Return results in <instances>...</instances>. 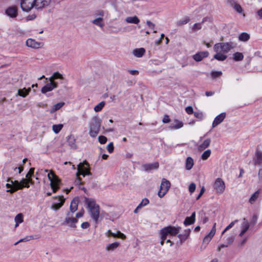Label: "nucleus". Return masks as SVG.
I'll list each match as a JSON object with an SVG mask.
<instances>
[{
	"instance_id": "nucleus-1",
	"label": "nucleus",
	"mask_w": 262,
	"mask_h": 262,
	"mask_svg": "<svg viewBox=\"0 0 262 262\" xmlns=\"http://www.w3.org/2000/svg\"><path fill=\"white\" fill-rule=\"evenodd\" d=\"M84 202L89 209L91 217L96 223H97L100 214L99 205L92 198H85Z\"/></svg>"
},
{
	"instance_id": "nucleus-2",
	"label": "nucleus",
	"mask_w": 262,
	"mask_h": 262,
	"mask_svg": "<svg viewBox=\"0 0 262 262\" xmlns=\"http://www.w3.org/2000/svg\"><path fill=\"white\" fill-rule=\"evenodd\" d=\"M101 124V120L98 117H94L90 123L89 135L92 138L96 137L99 134Z\"/></svg>"
},
{
	"instance_id": "nucleus-3",
	"label": "nucleus",
	"mask_w": 262,
	"mask_h": 262,
	"mask_svg": "<svg viewBox=\"0 0 262 262\" xmlns=\"http://www.w3.org/2000/svg\"><path fill=\"white\" fill-rule=\"evenodd\" d=\"M233 42H220L215 43L213 47V50L215 52H223L227 53L234 47Z\"/></svg>"
},
{
	"instance_id": "nucleus-4",
	"label": "nucleus",
	"mask_w": 262,
	"mask_h": 262,
	"mask_svg": "<svg viewBox=\"0 0 262 262\" xmlns=\"http://www.w3.org/2000/svg\"><path fill=\"white\" fill-rule=\"evenodd\" d=\"M7 181L12 184V189H8L7 191V192H9L10 193H13L19 189H23L24 187L29 188L28 185L26 184L25 181L23 180V179L20 182H19L16 180L13 181L10 178H9L7 180Z\"/></svg>"
},
{
	"instance_id": "nucleus-5",
	"label": "nucleus",
	"mask_w": 262,
	"mask_h": 262,
	"mask_svg": "<svg viewBox=\"0 0 262 262\" xmlns=\"http://www.w3.org/2000/svg\"><path fill=\"white\" fill-rule=\"evenodd\" d=\"M48 177L49 180L51 182V187L53 192L55 193L59 188L58 185L59 182V180L52 171H51L48 174Z\"/></svg>"
},
{
	"instance_id": "nucleus-6",
	"label": "nucleus",
	"mask_w": 262,
	"mask_h": 262,
	"mask_svg": "<svg viewBox=\"0 0 262 262\" xmlns=\"http://www.w3.org/2000/svg\"><path fill=\"white\" fill-rule=\"evenodd\" d=\"M170 187V183L169 181L167 180L166 179H163L162 180L160 188L158 192V196L162 198H163L165 194L168 191L169 188Z\"/></svg>"
},
{
	"instance_id": "nucleus-7",
	"label": "nucleus",
	"mask_w": 262,
	"mask_h": 262,
	"mask_svg": "<svg viewBox=\"0 0 262 262\" xmlns=\"http://www.w3.org/2000/svg\"><path fill=\"white\" fill-rule=\"evenodd\" d=\"M213 188L217 193H223L225 189V184L223 180L221 178H217L214 183Z\"/></svg>"
},
{
	"instance_id": "nucleus-8",
	"label": "nucleus",
	"mask_w": 262,
	"mask_h": 262,
	"mask_svg": "<svg viewBox=\"0 0 262 262\" xmlns=\"http://www.w3.org/2000/svg\"><path fill=\"white\" fill-rule=\"evenodd\" d=\"M77 222L78 220L76 218L73 217V214L72 213H67V216L64 221V224L71 228H76V223Z\"/></svg>"
},
{
	"instance_id": "nucleus-9",
	"label": "nucleus",
	"mask_w": 262,
	"mask_h": 262,
	"mask_svg": "<svg viewBox=\"0 0 262 262\" xmlns=\"http://www.w3.org/2000/svg\"><path fill=\"white\" fill-rule=\"evenodd\" d=\"M35 0H21L20 7L23 11L29 12L34 6Z\"/></svg>"
},
{
	"instance_id": "nucleus-10",
	"label": "nucleus",
	"mask_w": 262,
	"mask_h": 262,
	"mask_svg": "<svg viewBox=\"0 0 262 262\" xmlns=\"http://www.w3.org/2000/svg\"><path fill=\"white\" fill-rule=\"evenodd\" d=\"M216 225V224L215 223H214L212 229L211 230L210 232L207 235H206L203 239V244L205 245V248L206 247V245H207L209 244V243L210 242V241L211 240V239L212 238V237H213L215 233Z\"/></svg>"
},
{
	"instance_id": "nucleus-11",
	"label": "nucleus",
	"mask_w": 262,
	"mask_h": 262,
	"mask_svg": "<svg viewBox=\"0 0 262 262\" xmlns=\"http://www.w3.org/2000/svg\"><path fill=\"white\" fill-rule=\"evenodd\" d=\"M78 173H77V176L79 174H81L83 177L85 176L91 175V172L88 167H84V165H82L81 163H79L78 165Z\"/></svg>"
},
{
	"instance_id": "nucleus-12",
	"label": "nucleus",
	"mask_w": 262,
	"mask_h": 262,
	"mask_svg": "<svg viewBox=\"0 0 262 262\" xmlns=\"http://www.w3.org/2000/svg\"><path fill=\"white\" fill-rule=\"evenodd\" d=\"M26 45L31 48L38 49L41 48L43 43L42 42L36 41L32 38L28 39L26 41Z\"/></svg>"
},
{
	"instance_id": "nucleus-13",
	"label": "nucleus",
	"mask_w": 262,
	"mask_h": 262,
	"mask_svg": "<svg viewBox=\"0 0 262 262\" xmlns=\"http://www.w3.org/2000/svg\"><path fill=\"white\" fill-rule=\"evenodd\" d=\"M159 163L156 162L153 163L145 164L142 166V167L146 172H150L154 169H157L159 168Z\"/></svg>"
},
{
	"instance_id": "nucleus-14",
	"label": "nucleus",
	"mask_w": 262,
	"mask_h": 262,
	"mask_svg": "<svg viewBox=\"0 0 262 262\" xmlns=\"http://www.w3.org/2000/svg\"><path fill=\"white\" fill-rule=\"evenodd\" d=\"M57 87V84L56 82L50 81V82L47 83L46 85L42 88L41 92L43 94H46L48 92L51 91L54 88Z\"/></svg>"
},
{
	"instance_id": "nucleus-15",
	"label": "nucleus",
	"mask_w": 262,
	"mask_h": 262,
	"mask_svg": "<svg viewBox=\"0 0 262 262\" xmlns=\"http://www.w3.org/2000/svg\"><path fill=\"white\" fill-rule=\"evenodd\" d=\"M5 13L12 18L16 17L17 15V8L15 6L9 7L5 10Z\"/></svg>"
},
{
	"instance_id": "nucleus-16",
	"label": "nucleus",
	"mask_w": 262,
	"mask_h": 262,
	"mask_svg": "<svg viewBox=\"0 0 262 262\" xmlns=\"http://www.w3.org/2000/svg\"><path fill=\"white\" fill-rule=\"evenodd\" d=\"M226 117V113H222L219 115H217L214 119L212 126V128H214L216 127L217 125L220 124L221 122H223V121L224 120V119Z\"/></svg>"
},
{
	"instance_id": "nucleus-17",
	"label": "nucleus",
	"mask_w": 262,
	"mask_h": 262,
	"mask_svg": "<svg viewBox=\"0 0 262 262\" xmlns=\"http://www.w3.org/2000/svg\"><path fill=\"white\" fill-rule=\"evenodd\" d=\"M209 53L208 51H202L198 52L193 55V59L196 61H200L203 58L208 57Z\"/></svg>"
},
{
	"instance_id": "nucleus-18",
	"label": "nucleus",
	"mask_w": 262,
	"mask_h": 262,
	"mask_svg": "<svg viewBox=\"0 0 262 262\" xmlns=\"http://www.w3.org/2000/svg\"><path fill=\"white\" fill-rule=\"evenodd\" d=\"M105 235L107 236H112L114 237H118L121 239H124L126 238V236L119 231H117L116 233L112 232L110 230H108L107 232L105 233Z\"/></svg>"
},
{
	"instance_id": "nucleus-19",
	"label": "nucleus",
	"mask_w": 262,
	"mask_h": 262,
	"mask_svg": "<svg viewBox=\"0 0 262 262\" xmlns=\"http://www.w3.org/2000/svg\"><path fill=\"white\" fill-rule=\"evenodd\" d=\"M79 201L78 199H74L71 202L70 211L67 213H72V214L77 210Z\"/></svg>"
},
{
	"instance_id": "nucleus-20",
	"label": "nucleus",
	"mask_w": 262,
	"mask_h": 262,
	"mask_svg": "<svg viewBox=\"0 0 262 262\" xmlns=\"http://www.w3.org/2000/svg\"><path fill=\"white\" fill-rule=\"evenodd\" d=\"M249 226L250 225L248 221L245 218H244L243 222L241 226L242 231L239 233V236H242L248 230Z\"/></svg>"
},
{
	"instance_id": "nucleus-21",
	"label": "nucleus",
	"mask_w": 262,
	"mask_h": 262,
	"mask_svg": "<svg viewBox=\"0 0 262 262\" xmlns=\"http://www.w3.org/2000/svg\"><path fill=\"white\" fill-rule=\"evenodd\" d=\"M35 4L34 7L38 9L48 6L49 2L46 0H35Z\"/></svg>"
},
{
	"instance_id": "nucleus-22",
	"label": "nucleus",
	"mask_w": 262,
	"mask_h": 262,
	"mask_svg": "<svg viewBox=\"0 0 262 262\" xmlns=\"http://www.w3.org/2000/svg\"><path fill=\"white\" fill-rule=\"evenodd\" d=\"M254 162L255 165H262V151L256 150Z\"/></svg>"
},
{
	"instance_id": "nucleus-23",
	"label": "nucleus",
	"mask_w": 262,
	"mask_h": 262,
	"mask_svg": "<svg viewBox=\"0 0 262 262\" xmlns=\"http://www.w3.org/2000/svg\"><path fill=\"white\" fill-rule=\"evenodd\" d=\"M195 220V212H193L190 216H187L184 220V224L185 226L193 224Z\"/></svg>"
},
{
	"instance_id": "nucleus-24",
	"label": "nucleus",
	"mask_w": 262,
	"mask_h": 262,
	"mask_svg": "<svg viewBox=\"0 0 262 262\" xmlns=\"http://www.w3.org/2000/svg\"><path fill=\"white\" fill-rule=\"evenodd\" d=\"M56 199L58 200V201H60V203H54L52 206V208L55 210H57L59 209L60 208H61L63 205V203L65 201V199L63 198L62 196L57 197L56 198Z\"/></svg>"
},
{
	"instance_id": "nucleus-25",
	"label": "nucleus",
	"mask_w": 262,
	"mask_h": 262,
	"mask_svg": "<svg viewBox=\"0 0 262 262\" xmlns=\"http://www.w3.org/2000/svg\"><path fill=\"white\" fill-rule=\"evenodd\" d=\"M183 126V123L182 121L176 119L173 123H171L169 127L171 129H178L182 127Z\"/></svg>"
},
{
	"instance_id": "nucleus-26",
	"label": "nucleus",
	"mask_w": 262,
	"mask_h": 262,
	"mask_svg": "<svg viewBox=\"0 0 262 262\" xmlns=\"http://www.w3.org/2000/svg\"><path fill=\"white\" fill-rule=\"evenodd\" d=\"M120 245L119 242H114L107 244L105 247V250L107 252H113L116 250Z\"/></svg>"
},
{
	"instance_id": "nucleus-27",
	"label": "nucleus",
	"mask_w": 262,
	"mask_h": 262,
	"mask_svg": "<svg viewBox=\"0 0 262 262\" xmlns=\"http://www.w3.org/2000/svg\"><path fill=\"white\" fill-rule=\"evenodd\" d=\"M211 143V139L210 138L206 139L205 140L202 144L198 146V150L200 151L205 150L206 148L208 147Z\"/></svg>"
},
{
	"instance_id": "nucleus-28",
	"label": "nucleus",
	"mask_w": 262,
	"mask_h": 262,
	"mask_svg": "<svg viewBox=\"0 0 262 262\" xmlns=\"http://www.w3.org/2000/svg\"><path fill=\"white\" fill-rule=\"evenodd\" d=\"M168 230V232L169 233V235L171 236H174L177 234L179 232L181 229L180 227H176L174 226H167L166 227Z\"/></svg>"
},
{
	"instance_id": "nucleus-29",
	"label": "nucleus",
	"mask_w": 262,
	"mask_h": 262,
	"mask_svg": "<svg viewBox=\"0 0 262 262\" xmlns=\"http://www.w3.org/2000/svg\"><path fill=\"white\" fill-rule=\"evenodd\" d=\"M67 142L68 145L71 147V148L76 149L77 145L75 143L76 140L74 137L72 135H70L67 137Z\"/></svg>"
},
{
	"instance_id": "nucleus-30",
	"label": "nucleus",
	"mask_w": 262,
	"mask_h": 262,
	"mask_svg": "<svg viewBox=\"0 0 262 262\" xmlns=\"http://www.w3.org/2000/svg\"><path fill=\"white\" fill-rule=\"evenodd\" d=\"M31 90V88H28V89L23 88L18 90L17 94L19 96L25 98L29 94Z\"/></svg>"
},
{
	"instance_id": "nucleus-31",
	"label": "nucleus",
	"mask_w": 262,
	"mask_h": 262,
	"mask_svg": "<svg viewBox=\"0 0 262 262\" xmlns=\"http://www.w3.org/2000/svg\"><path fill=\"white\" fill-rule=\"evenodd\" d=\"M125 20L127 23L135 24H138L140 22L139 19L136 16L127 17Z\"/></svg>"
},
{
	"instance_id": "nucleus-32",
	"label": "nucleus",
	"mask_w": 262,
	"mask_h": 262,
	"mask_svg": "<svg viewBox=\"0 0 262 262\" xmlns=\"http://www.w3.org/2000/svg\"><path fill=\"white\" fill-rule=\"evenodd\" d=\"M145 50L144 48L136 49L133 51V54L137 57H141L144 54Z\"/></svg>"
},
{
	"instance_id": "nucleus-33",
	"label": "nucleus",
	"mask_w": 262,
	"mask_h": 262,
	"mask_svg": "<svg viewBox=\"0 0 262 262\" xmlns=\"http://www.w3.org/2000/svg\"><path fill=\"white\" fill-rule=\"evenodd\" d=\"M193 164V159L190 157H187L186 161V169L187 170H190L192 168Z\"/></svg>"
},
{
	"instance_id": "nucleus-34",
	"label": "nucleus",
	"mask_w": 262,
	"mask_h": 262,
	"mask_svg": "<svg viewBox=\"0 0 262 262\" xmlns=\"http://www.w3.org/2000/svg\"><path fill=\"white\" fill-rule=\"evenodd\" d=\"M259 190H258L256 191H255L251 195V196L250 198V199L249 200V202L251 204H253L255 202V201L257 200V199H258V198L259 196Z\"/></svg>"
},
{
	"instance_id": "nucleus-35",
	"label": "nucleus",
	"mask_w": 262,
	"mask_h": 262,
	"mask_svg": "<svg viewBox=\"0 0 262 262\" xmlns=\"http://www.w3.org/2000/svg\"><path fill=\"white\" fill-rule=\"evenodd\" d=\"M250 39V35L246 32L241 33L238 36L239 40L246 42Z\"/></svg>"
},
{
	"instance_id": "nucleus-36",
	"label": "nucleus",
	"mask_w": 262,
	"mask_h": 262,
	"mask_svg": "<svg viewBox=\"0 0 262 262\" xmlns=\"http://www.w3.org/2000/svg\"><path fill=\"white\" fill-rule=\"evenodd\" d=\"M216 54L214 55V58L219 60V61H224L225 60L227 56L223 54H222V52H216Z\"/></svg>"
},
{
	"instance_id": "nucleus-37",
	"label": "nucleus",
	"mask_w": 262,
	"mask_h": 262,
	"mask_svg": "<svg viewBox=\"0 0 262 262\" xmlns=\"http://www.w3.org/2000/svg\"><path fill=\"white\" fill-rule=\"evenodd\" d=\"M64 104V102H59L58 103L55 105H54L52 108V109L50 111L51 113H54L55 112L57 111V110L61 108Z\"/></svg>"
},
{
	"instance_id": "nucleus-38",
	"label": "nucleus",
	"mask_w": 262,
	"mask_h": 262,
	"mask_svg": "<svg viewBox=\"0 0 262 262\" xmlns=\"http://www.w3.org/2000/svg\"><path fill=\"white\" fill-rule=\"evenodd\" d=\"M92 23L94 25L101 28H102L104 25V23H103V18L102 17L97 18L96 19L93 20Z\"/></svg>"
},
{
	"instance_id": "nucleus-39",
	"label": "nucleus",
	"mask_w": 262,
	"mask_h": 262,
	"mask_svg": "<svg viewBox=\"0 0 262 262\" xmlns=\"http://www.w3.org/2000/svg\"><path fill=\"white\" fill-rule=\"evenodd\" d=\"M233 58L235 61H241L244 58V55L241 52H236L233 54Z\"/></svg>"
},
{
	"instance_id": "nucleus-40",
	"label": "nucleus",
	"mask_w": 262,
	"mask_h": 262,
	"mask_svg": "<svg viewBox=\"0 0 262 262\" xmlns=\"http://www.w3.org/2000/svg\"><path fill=\"white\" fill-rule=\"evenodd\" d=\"M190 19L189 17L188 16H186V17H184L183 19H182V20H180L177 21V26L178 27L182 26L184 25L187 24L190 21Z\"/></svg>"
},
{
	"instance_id": "nucleus-41",
	"label": "nucleus",
	"mask_w": 262,
	"mask_h": 262,
	"mask_svg": "<svg viewBox=\"0 0 262 262\" xmlns=\"http://www.w3.org/2000/svg\"><path fill=\"white\" fill-rule=\"evenodd\" d=\"M168 235H169V233L168 232L166 227L161 230V237H162L163 239H166Z\"/></svg>"
},
{
	"instance_id": "nucleus-42",
	"label": "nucleus",
	"mask_w": 262,
	"mask_h": 262,
	"mask_svg": "<svg viewBox=\"0 0 262 262\" xmlns=\"http://www.w3.org/2000/svg\"><path fill=\"white\" fill-rule=\"evenodd\" d=\"M63 125L61 124H54L52 126V129L55 134H58L62 128Z\"/></svg>"
},
{
	"instance_id": "nucleus-43",
	"label": "nucleus",
	"mask_w": 262,
	"mask_h": 262,
	"mask_svg": "<svg viewBox=\"0 0 262 262\" xmlns=\"http://www.w3.org/2000/svg\"><path fill=\"white\" fill-rule=\"evenodd\" d=\"M63 76L62 75L60 74L59 72H57L53 74V75L49 78L50 81H53V79H63Z\"/></svg>"
},
{
	"instance_id": "nucleus-44",
	"label": "nucleus",
	"mask_w": 262,
	"mask_h": 262,
	"mask_svg": "<svg viewBox=\"0 0 262 262\" xmlns=\"http://www.w3.org/2000/svg\"><path fill=\"white\" fill-rule=\"evenodd\" d=\"M211 150L210 149H207L205 150L202 155L201 158L203 160H206L211 155Z\"/></svg>"
},
{
	"instance_id": "nucleus-45",
	"label": "nucleus",
	"mask_w": 262,
	"mask_h": 262,
	"mask_svg": "<svg viewBox=\"0 0 262 262\" xmlns=\"http://www.w3.org/2000/svg\"><path fill=\"white\" fill-rule=\"evenodd\" d=\"M105 105L104 101H101L94 107V111L96 112H98L101 111Z\"/></svg>"
},
{
	"instance_id": "nucleus-46",
	"label": "nucleus",
	"mask_w": 262,
	"mask_h": 262,
	"mask_svg": "<svg viewBox=\"0 0 262 262\" xmlns=\"http://www.w3.org/2000/svg\"><path fill=\"white\" fill-rule=\"evenodd\" d=\"M223 73L222 71H212L211 73V77L213 78H216L220 77L222 75Z\"/></svg>"
},
{
	"instance_id": "nucleus-47",
	"label": "nucleus",
	"mask_w": 262,
	"mask_h": 262,
	"mask_svg": "<svg viewBox=\"0 0 262 262\" xmlns=\"http://www.w3.org/2000/svg\"><path fill=\"white\" fill-rule=\"evenodd\" d=\"M15 223H21L23 222V215L21 213H18L14 219Z\"/></svg>"
},
{
	"instance_id": "nucleus-48",
	"label": "nucleus",
	"mask_w": 262,
	"mask_h": 262,
	"mask_svg": "<svg viewBox=\"0 0 262 262\" xmlns=\"http://www.w3.org/2000/svg\"><path fill=\"white\" fill-rule=\"evenodd\" d=\"M148 203H149V200L146 198H144L142 200V201L140 202V203L138 205V208L141 209L143 207L148 204Z\"/></svg>"
},
{
	"instance_id": "nucleus-49",
	"label": "nucleus",
	"mask_w": 262,
	"mask_h": 262,
	"mask_svg": "<svg viewBox=\"0 0 262 262\" xmlns=\"http://www.w3.org/2000/svg\"><path fill=\"white\" fill-rule=\"evenodd\" d=\"M202 28V23H195L193 25V26L192 27V30L193 32H196Z\"/></svg>"
},
{
	"instance_id": "nucleus-50",
	"label": "nucleus",
	"mask_w": 262,
	"mask_h": 262,
	"mask_svg": "<svg viewBox=\"0 0 262 262\" xmlns=\"http://www.w3.org/2000/svg\"><path fill=\"white\" fill-rule=\"evenodd\" d=\"M186 234L185 235H183L182 234H179L178 236L180 238L181 243H183V242H184L186 240V239L187 238V237L189 234L190 231L188 230V231H186Z\"/></svg>"
},
{
	"instance_id": "nucleus-51",
	"label": "nucleus",
	"mask_w": 262,
	"mask_h": 262,
	"mask_svg": "<svg viewBox=\"0 0 262 262\" xmlns=\"http://www.w3.org/2000/svg\"><path fill=\"white\" fill-rule=\"evenodd\" d=\"M98 141L101 144H105L107 141V138L104 136H100L98 137Z\"/></svg>"
},
{
	"instance_id": "nucleus-52",
	"label": "nucleus",
	"mask_w": 262,
	"mask_h": 262,
	"mask_svg": "<svg viewBox=\"0 0 262 262\" xmlns=\"http://www.w3.org/2000/svg\"><path fill=\"white\" fill-rule=\"evenodd\" d=\"M234 9L239 13H241L243 12V9L240 5L238 4H235L234 6Z\"/></svg>"
},
{
	"instance_id": "nucleus-53",
	"label": "nucleus",
	"mask_w": 262,
	"mask_h": 262,
	"mask_svg": "<svg viewBox=\"0 0 262 262\" xmlns=\"http://www.w3.org/2000/svg\"><path fill=\"white\" fill-rule=\"evenodd\" d=\"M107 151L110 153H112L114 151V145L113 142L110 143L106 147Z\"/></svg>"
},
{
	"instance_id": "nucleus-54",
	"label": "nucleus",
	"mask_w": 262,
	"mask_h": 262,
	"mask_svg": "<svg viewBox=\"0 0 262 262\" xmlns=\"http://www.w3.org/2000/svg\"><path fill=\"white\" fill-rule=\"evenodd\" d=\"M34 168H31L28 172L26 175V178H31L34 175Z\"/></svg>"
},
{
	"instance_id": "nucleus-55",
	"label": "nucleus",
	"mask_w": 262,
	"mask_h": 262,
	"mask_svg": "<svg viewBox=\"0 0 262 262\" xmlns=\"http://www.w3.org/2000/svg\"><path fill=\"white\" fill-rule=\"evenodd\" d=\"M196 188V185L194 183H191L189 186V191L190 193H193Z\"/></svg>"
},
{
	"instance_id": "nucleus-56",
	"label": "nucleus",
	"mask_w": 262,
	"mask_h": 262,
	"mask_svg": "<svg viewBox=\"0 0 262 262\" xmlns=\"http://www.w3.org/2000/svg\"><path fill=\"white\" fill-rule=\"evenodd\" d=\"M23 180H25L26 182V184H27L29 186V187H30V184L31 185L34 184V182L33 181L32 179L31 178H26V179H23Z\"/></svg>"
},
{
	"instance_id": "nucleus-57",
	"label": "nucleus",
	"mask_w": 262,
	"mask_h": 262,
	"mask_svg": "<svg viewBox=\"0 0 262 262\" xmlns=\"http://www.w3.org/2000/svg\"><path fill=\"white\" fill-rule=\"evenodd\" d=\"M237 222L238 220H236L231 222L230 224L225 228V230H228L229 229L231 228L234 225V224Z\"/></svg>"
},
{
	"instance_id": "nucleus-58",
	"label": "nucleus",
	"mask_w": 262,
	"mask_h": 262,
	"mask_svg": "<svg viewBox=\"0 0 262 262\" xmlns=\"http://www.w3.org/2000/svg\"><path fill=\"white\" fill-rule=\"evenodd\" d=\"M31 239V236H27L24 238H21V239H19L18 242L15 243L14 245H16L20 242L28 241L30 240Z\"/></svg>"
},
{
	"instance_id": "nucleus-59",
	"label": "nucleus",
	"mask_w": 262,
	"mask_h": 262,
	"mask_svg": "<svg viewBox=\"0 0 262 262\" xmlns=\"http://www.w3.org/2000/svg\"><path fill=\"white\" fill-rule=\"evenodd\" d=\"M185 111L186 113L189 115L193 113V108L190 106L186 107L185 108Z\"/></svg>"
},
{
	"instance_id": "nucleus-60",
	"label": "nucleus",
	"mask_w": 262,
	"mask_h": 262,
	"mask_svg": "<svg viewBox=\"0 0 262 262\" xmlns=\"http://www.w3.org/2000/svg\"><path fill=\"white\" fill-rule=\"evenodd\" d=\"M234 236L233 235H231L229 237H228L226 239L227 241V244L229 245L231 244L234 241Z\"/></svg>"
},
{
	"instance_id": "nucleus-61",
	"label": "nucleus",
	"mask_w": 262,
	"mask_h": 262,
	"mask_svg": "<svg viewBox=\"0 0 262 262\" xmlns=\"http://www.w3.org/2000/svg\"><path fill=\"white\" fill-rule=\"evenodd\" d=\"M90 225L89 222H85L81 224V227L82 229H85L88 228L90 227Z\"/></svg>"
},
{
	"instance_id": "nucleus-62",
	"label": "nucleus",
	"mask_w": 262,
	"mask_h": 262,
	"mask_svg": "<svg viewBox=\"0 0 262 262\" xmlns=\"http://www.w3.org/2000/svg\"><path fill=\"white\" fill-rule=\"evenodd\" d=\"M170 121V119L169 118V116L167 115H165L164 118L162 120V122L164 123H167Z\"/></svg>"
},
{
	"instance_id": "nucleus-63",
	"label": "nucleus",
	"mask_w": 262,
	"mask_h": 262,
	"mask_svg": "<svg viewBox=\"0 0 262 262\" xmlns=\"http://www.w3.org/2000/svg\"><path fill=\"white\" fill-rule=\"evenodd\" d=\"M194 116L199 119H202L203 118V115L202 113H199V112H194Z\"/></svg>"
},
{
	"instance_id": "nucleus-64",
	"label": "nucleus",
	"mask_w": 262,
	"mask_h": 262,
	"mask_svg": "<svg viewBox=\"0 0 262 262\" xmlns=\"http://www.w3.org/2000/svg\"><path fill=\"white\" fill-rule=\"evenodd\" d=\"M257 217L256 215H254L252 217V219L251 221V224L253 226L255 225V224L256 223V222H257Z\"/></svg>"
}]
</instances>
